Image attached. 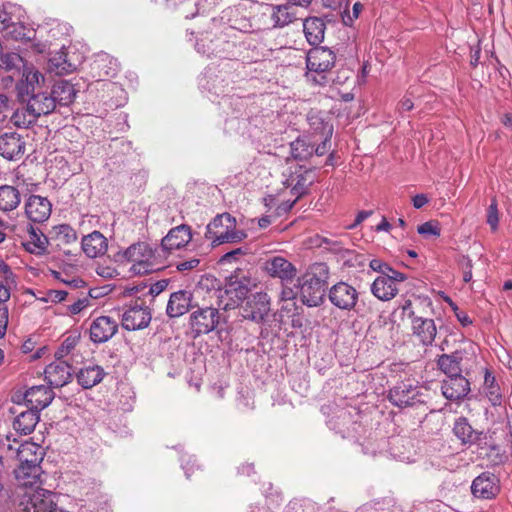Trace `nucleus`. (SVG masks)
Returning <instances> with one entry per match:
<instances>
[{
  "mask_svg": "<svg viewBox=\"0 0 512 512\" xmlns=\"http://www.w3.org/2000/svg\"><path fill=\"white\" fill-rule=\"evenodd\" d=\"M123 257L131 264L129 271L134 275L149 274L164 267V250L153 247L147 242H137L130 245Z\"/></svg>",
  "mask_w": 512,
  "mask_h": 512,
  "instance_id": "obj_1",
  "label": "nucleus"
},
{
  "mask_svg": "<svg viewBox=\"0 0 512 512\" xmlns=\"http://www.w3.org/2000/svg\"><path fill=\"white\" fill-rule=\"evenodd\" d=\"M329 278V268L325 263H314L298 278L301 300L308 307H317L324 301Z\"/></svg>",
  "mask_w": 512,
  "mask_h": 512,
  "instance_id": "obj_2",
  "label": "nucleus"
},
{
  "mask_svg": "<svg viewBox=\"0 0 512 512\" xmlns=\"http://www.w3.org/2000/svg\"><path fill=\"white\" fill-rule=\"evenodd\" d=\"M247 237L243 230L236 229V219L229 213L216 215L207 225L205 238L212 247L225 243H239Z\"/></svg>",
  "mask_w": 512,
  "mask_h": 512,
  "instance_id": "obj_3",
  "label": "nucleus"
},
{
  "mask_svg": "<svg viewBox=\"0 0 512 512\" xmlns=\"http://www.w3.org/2000/svg\"><path fill=\"white\" fill-rule=\"evenodd\" d=\"M335 60V53L329 48L314 47L310 49L306 57L308 80L320 86L333 82L330 70L334 66Z\"/></svg>",
  "mask_w": 512,
  "mask_h": 512,
  "instance_id": "obj_4",
  "label": "nucleus"
},
{
  "mask_svg": "<svg viewBox=\"0 0 512 512\" xmlns=\"http://www.w3.org/2000/svg\"><path fill=\"white\" fill-rule=\"evenodd\" d=\"M23 101L26 102V111L28 113L29 120L19 121V115L16 116V124L18 127H29L37 120L38 117L41 115H48L56 108L51 93L43 90H39L36 93L26 96Z\"/></svg>",
  "mask_w": 512,
  "mask_h": 512,
  "instance_id": "obj_5",
  "label": "nucleus"
},
{
  "mask_svg": "<svg viewBox=\"0 0 512 512\" xmlns=\"http://www.w3.org/2000/svg\"><path fill=\"white\" fill-rule=\"evenodd\" d=\"M423 387L413 384L411 381L398 382L389 390V401L399 408L414 406L425 402Z\"/></svg>",
  "mask_w": 512,
  "mask_h": 512,
  "instance_id": "obj_6",
  "label": "nucleus"
},
{
  "mask_svg": "<svg viewBox=\"0 0 512 512\" xmlns=\"http://www.w3.org/2000/svg\"><path fill=\"white\" fill-rule=\"evenodd\" d=\"M284 176L283 184L285 187L291 188V193L296 197L287 206L288 209H291L295 202L308 192L309 187L315 181V172L312 169L297 165L294 167V170L290 169L288 174L284 173Z\"/></svg>",
  "mask_w": 512,
  "mask_h": 512,
  "instance_id": "obj_7",
  "label": "nucleus"
},
{
  "mask_svg": "<svg viewBox=\"0 0 512 512\" xmlns=\"http://www.w3.org/2000/svg\"><path fill=\"white\" fill-rule=\"evenodd\" d=\"M220 314L217 308L203 307L198 308L190 314L189 324L192 332L196 336L208 334L218 326Z\"/></svg>",
  "mask_w": 512,
  "mask_h": 512,
  "instance_id": "obj_8",
  "label": "nucleus"
},
{
  "mask_svg": "<svg viewBox=\"0 0 512 512\" xmlns=\"http://www.w3.org/2000/svg\"><path fill=\"white\" fill-rule=\"evenodd\" d=\"M54 505L50 491L37 489L23 495L18 512H50Z\"/></svg>",
  "mask_w": 512,
  "mask_h": 512,
  "instance_id": "obj_9",
  "label": "nucleus"
},
{
  "mask_svg": "<svg viewBox=\"0 0 512 512\" xmlns=\"http://www.w3.org/2000/svg\"><path fill=\"white\" fill-rule=\"evenodd\" d=\"M328 297L335 307L351 311L358 302L359 293L355 287L341 281L330 288Z\"/></svg>",
  "mask_w": 512,
  "mask_h": 512,
  "instance_id": "obj_10",
  "label": "nucleus"
},
{
  "mask_svg": "<svg viewBox=\"0 0 512 512\" xmlns=\"http://www.w3.org/2000/svg\"><path fill=\"white\" fill-rule=\"evenodd\" d=\"M270 311V299L266 293H255L247 298L242 307V316L256 323L264 321Z\"/></svg>",
  "mask_w": 512,
  "mask_h": 512,
  "instance_id": "obj_11",
  "label": "nucleus"
},
{
  "mask_svg": "<svg viewBox=\"0 0 512 512\" xmlns=\"http://www.w3.org/2000/svg\"><path fill=\"white\" fill-rule=\"evenodd\" d=\"M151 312L143 303L135 302L122 315V327L128 331L146 328L151 321Z\"/></svg>",
  "mask_w": 512,
  "mask_h": 512,
  "instance_id": "obj_12",
  "label": "nucleus"
},
{
  "mask_svg": "<svg viewBox=\"0 0 512 512\" xmlns=\"http://www.w3.org/2000/svg\"><path fill=\"white\" fill-rule=\"evenodd\" d=\"M192 239L190 226L181 224L172 228L162 239L160 249L164 250L165 259L172 250L180 249L186 246Z\"/></svg>",
  "mask_w": 512,
  "mask_h": 512,
  "instance_id": "obj_13",
  "label": "nucleus"
},
{
  "mask_svg": "<svg viewBox=\"0 0 512 512\" xmlns=\"http://www.w3.org/2000/svg\"><path fill=\"white\" fill-rule=\"evenodd\" d=\"M196 306L197 304L193 303V293L190 290H178L171 293L166 306V314L170 318H177Z\"/></svg>",
  "mask_w": 512,
  "mask_h": 512,
  "instance_id": "obj_14",
  "label": "nucleus"
},
{
  "mask_svg": "<svg viewBox=\"0 0 512 512\" xmlns=\"http://www.w3.org/2000/svg\"><path fill=\"white\" fill-rule=\"evenodd\" d=\"M26 150V143L16 132H6L0 136V155L7 160L20 159Z\"/></svg>",
  "mask_w": 512,
  "mask_h": 512,
  "instance_id": "obj_15",
  "label": "nucleus"
},
{
  "mask_svg": "<svg viewBox=\"0 0 512 512\" xmlns=\"http://www.w3.org/2000/svg\"><path fill=\"white\" fill-rule=\"evenodd\" d=\"M22 79L17 85L18 95L21 100H25V97L42 91L45 84V77L33 66H26L22 71Z\"/></svg>",
  "mask_w": 512,
  "mask_h": 512,
  "instance_id": "obj_16",
  "label": "nucleus"
},
{
  "mask_svg": "<svg viewBox=\"0 0 512 512\" xmlns=\"http://www.w3.org/2000/svg\"><path fill=\"white\" fill-rule=\"evenodd\" d=\"M90 339L94 343H105L118 331V323L109 316H100L90 324Z\"/></svg>",
  "mask_w": 512,
  "mask_h": 512,
  "instance_id": "obj_17",
  "label": "nucleus"
},
{
  "mask_svg": "<svg viewBox=\"0 0 512 512\" xmlns=\"http://www.w3.org/2000/svg\"><path fill=\"white\" fill-rule=\"evenodd\" d=\"M471 491L478 498H494L500 491L499 480L494 474L484 472L473 480Z\"/></svg>",
  "mask_w": 512,
  "mask_h": 512,
  "instance_id": "obj_18",
  "label": "nucleus"
},
{
  "mask_svg": "<svg viewBox=\"0 0 512 512\" xmlns=\"http://www.w3.org/2000/svg\"><path fill=\"white\" fill-rule=\"evenodd\" d=\"M51 209L50 201L39 195H31L25 203L27 217L37 223L46 221L51 215Z\"/></svg>",
  "mask_w": 512,
  "mask_h": 512,
  "instance_id": "obj_19",
  "label": "nucleus"
},
{
  "mask_svg": "<svg viewBox=\"0 0 512 512\" xmlns=\"http://www.w3.org/2000/svg\"><path fill=\"white\" fill-rule=\"evenodd\" d=\"M45 379L51 387H63L71 378V367L65 361L57 359L46 366Z\"/></svg>",
  "mask_w": 512,
  "mask_h": 512,
  "instance_id": "obj_20",
  "label": "nucleus"
},
{
  "mask_svg": "<svg viewBox=\"0 0 512 512\" xmlns=\"http://www.w3.org/2000/svg\"><path fill=\"white\" fill-rule=\"evenodd\" d=\"M265 269L270 276L279 278L282 282L292 281L297 272L295 266L281 256H275L267 260Z\"/></svg>",
  "mask_w": 512,
  "mask_h": 512,
  "instance_id": "obj_21",
  "label": "nucleus"
},
{
  "mask_svg": "<svg viewBox=\"0 0 512 512\" xmlns=\"http://www.w3.org/2000/svg\"><path fill=\"white\" fill-rule=\"evenodd\" d=\"M54 392L44 385L33 386L24 394V400L28 408L40 412L46 408L53 400Z\"/></svg>",
  "mask_w": 512,
  "mask_h": 512,
  "instance_id": "obj_22",
  "label": "nucleus"
},
{
  "mask_svg": "<svg viewBox=\"0 0 512 512\" xmlns=\"http://www.w3.org/2000/svg\"><path fill=\"white\" fill-rule=\"evenodd\" d=\"M411 329L413 336L424 346L431 345L437 334L435 322L429 318L419 317L413 319Z\"/></svg>",
  "mask_w": 512,
  "mask_h": 512,
  "instance_id": "obj_23",
  "label": "nucleus"
},
{
  "mask_svg": "<svg viewBox=\"0 0 512 512\" xmlns=\"http://www.w3.org/2000/svg\"><path fill=\"white\" fill-rule=\"evenodd\" d=\"M441 389L446 399L458 401L469 393L470 385L464 376H457L443 381Z\"/></svg>",
  "mask_w": 512,
  "mask_h": 512,
  "instance_id": "obj_24",
  "label": "nucleus"
},
{
  "mask_svg": "<svg viewBox=\"0 0 512 512\" xmlns=\"http://www.w3.org/2000/svg\"><path fill=\"white\" fill-rule=\"evenodd\" d=\"M83 252L89 258H96L105 254L108 248L107 239L99 231L83 237L81 242Z\"/></svg>",
  "mask_w": 512,
  "mask_h": 512,
  "instance_id": "obj_25",
  "label": "nucleus"
},
{
  "mask_svg": "<svg viewBox=\"0 0 512 512\" xmlns=\"http://www.w3.org/2000/svg\"><path fill=\"white\" fill-rule=\"evenodd\" d=\"M464 352L457 350L451 354H442L438 357L437 365L448 378L462 376L461 363Z\"/></svg>",
  "mask_w": 512,
  "mask_h": 512,
  "instance_id": "obj_26",
  "label": "nucleus"
},
{
  "mask_svg": "<svg viewBox=\"0 0 512 512\" xmlns=\"http://www.w3.org/2000/svg\"><path fill=\"white\" fill-rule=\"evenodd\" d=\"M50 93L55 106H68L74 101L77 91L69 81L59 80L53 85Z\"/></svg>",
  "mask_w": 512,
  "mask_h": 512,
  "instance_id": "obj_27",
  "label": "nucleus"
},
{
  "mask_svg": "<svg viewBox=\"0 0 512 512\" xmlns=\"http://www.w3.org/2000/svg\"><path fill=\"white\" fill-rule=\"evenodd\" d=\"M44 454L40 445L29 441L22 443L17 449L19 464H41Z\"/></svg>",
  "mask_w": 512,
  "mask_h": 512,
  "instance_id": "obj_28",
  "label": "nucleus"
},
{
  "mask_svg": "<svg viewBox=\"0 0 512 512\" xmlns=\"http://www.w3.org/2000/svg\"><path fill=\"white\" fill-rule=\"evenodd\" d=\"M42 472L40 464H19L14 474L20 485L32 487L40 482Z\"/></svg>",
  "mask_w": 512,
  "mask_h": 512,
  "instance_id": "obj_29",
  "label": "nucleus"
},
{
  "mask_svg": "<svg viewBox=\"0 0 512 512\" xmlns=\"http://www.w3.org/2000/svg\"><path fill=\"white\" fill-rule=\"evenodd\" d=\"M303 30L308 43L317 46L324 39L325 23L321 18L310 17L304 20Z\"/></svg>",
  "mask_w": 512,
  "mask_h": 512,
  "instance_id": "obj_30",
  "label": "nucleus"
},
{
  "mask_svg": "<svg viewBox=\"0 0 512 512\" xmlns=\"http://www.w3.org/2000/svg\"><path fill=\"white\" fill-rule=\"evenodd\" d=\"M396 281L378 276L371 285L372 294L381 301H388L398 293Z\"/></svg>",
  "mask_w": 512,
  "mask_h": 512,
  "instance_id": "obj_31",
  "label": "nucleus"
},
{
  "mask_svg": "<svg viewBox=\"0 0 512 512\" xmlns=\"http://www.w3.org/2000/svg\"><path fill=\"white\" fill-rule=\"evenodd\" d=\"M39 412L30 409L21 412L13 421L14 430L21 435L32 433L39 422Z\"/></svg>",
  "mask_w": 512,
  "mask_h": 512,
  "instance_id": "obj_32",
  "label": "nucleus"
},
{
  "mask_svg": "<svg viewBox=\"0 0 512 512\" xmlns=\"http://www.w3.org/2000/svg\"><path fill=\"white\" fill-rule=\"evenodd\" d=\"M271 8V20L274 27H285L297 19L296 8H293L287 2L280 5H271Z\"/></svg>",
  "mask_w": 512,
  "mask_h": 512,
  "instance_id": "obj_33",
  "label": "nucleus"
},
{
  "mask_svg": "<svg viewBox=\"0 0 512 512\" xmlns=\"http://www.w3.org/2000/svg\"><path fill=\"white\" fill-rule=\"evenodd\" d=\"M26 66V61L18 53L7 52L1 54L0 68L12 73V75L9 76L10 82L13 81V76L20 75Z\"/></svg>",
  "mask_w": 512,
  "mask_h": 512,
  "instance_id": "obj_34",
  "label": "nucleus"
},
{
  "mask_svg": "<svg viewBox=\"0 0 512 512\" xmlns=\"http://www.w3.org/2000/svg\"><path fill=\"white\" fill-rule=\"evenodd\" d=\"M104 375L105 372L101 366H87L80 369V371L77 373V380L83 388L89 389L99 384L102 381Z\"/></svg>",
  "mask_w": 512,
  "mask_h": 512,
  "instance_id": "obj_35",
  "label": "nucleus"
},
{
  "mask_svg": "<svg viewBox=\"0 0 512 512\" xmlns=\"http://www.w3.org/2000/svg\"><path fill=\"white\" fill-rule=\"evenodd\" d=\"M28 239L23 244L25 249L34 254H41L45 251L48 244L47 237L41 232L40 229L29 225L27 228Z\"/></svg>",
  "mask_w": 512,
  "mask_h": 512,
  "instance_id": "obj_36",
  "label": "nucleus"
},
{
  "mask_svg": "<svg viewBox=\"0 0 512 512\" xmlns=\"http://www.w3.org/2000/svg\"><path fill=\"white\" fill-rule=\"evenodd\" d=\"M290 152L295 160H307L314 154V141L310 137H298L290 143Z\"/></svg>",
  "mask_w": 512,
  "mask_h": 512,
  "instance_id": "obj_37",
  "label": "nucleus"
},
{
  "mask_svg": "<svg viewBox=\"0 0 512 512\" xmlns=\"http://www.w3.org/2000/svg\"><path fill=\"white\" fill-rule=\"evenodd\" d=\"M20 202L21 196L17 188L9 185L0 187V210L12 211L19 206Z\"/></svg>",
  "mask_w": 512,
  "mask_h": 512,
  "instance_id": "obj_38",
  "label": "nucleus"
},
{
  "mask_svg": "<svg viewBox=\"0 0 512 512\" xmlns=\"http://www.w3.org/2000/svg\"><path fill=\"white\" fill-rule=\"evenodd\" d=\"M453 431L456 437L464 444L473 443L477 439L476 432L466 418L461 417L457 419Z\"/></svg>",
  "mask_w": 512,
  "mask_h": 512,
  "instance_id": "obj_39",
  "label": "nucleus"
},
{
  "mask_svg": "<svg viewBox=\"0 0 512 512\" xmlns=\"http://www.w3.org/2000/svg\"><path fill=\"white\" fill-rule=\"evenodd\" d=\"M483 390L493 406L501 404L502 394L500 387L496 383L495 377L489 371L485 373Z\"/></svg>",
  "mask_w": 512,
  "mask_h": 512,
  "instance_id": "obj_40",
  "label": "nucleus"
},
{
  "mask_svg": "<svg viewBox=\"0 0 512 512\" xmlns=\"http://www.w3.org/2000/svg\"><path fill=\"white\" fill-rule=\"evenodd\" d=\"M52 235L53 238L58 242V245L71 244L77 240L76 231L68 224H60L53 227Z\"/></svg>",
  "mask_w": 512,
  "mask_h": 512,
  "instance_id": "obj_41",
  "label": "nucleus"
},
{
  "mask_svg": "<svg viewBox=\"0 0 512 512\" xmlns=\"http://www.w3.org/2000/svg\"><path fill=\"white\" fill-rule=\"evenodd\" d=\"M73 69V65L67 62L63 52L51 57L48 61V70L58 75L69 73Z\"/></svg>",
  "mask_w": 512,
  "mask_h": 512,
  "instance_id": "obj_42",
  "label": "nucleus"
},
{
  "mask_svg": "<svg viewBox=\"0 0 512 512\" xmlns=\"http://www.w3.org/2000/svg\"><path fill=\"white\" fill-rule=\"evenodd\" d=\"M417 232L425 238L439 237L441 228L437 221H427L417 227Z\"/></svg>",
  "mask_w": 512,
  "mask_h": 512,
  "instance_id": "obj_43",
  "label": "nucleus"
},
{
  "mask_svg": "<svg viewBox=\"0 0 512 512\" xmlns=\"http://www.w3.org/2000/svg\"><path fill=\"white\" fill-rule=\"evenodd\" d=\"M487 224L490 226L491 230L496 231L499 224V211L497 200L494 198L491 201L487 209Z\"/></svg>",
  "mask_w": 512,
  "mask_h": 512,
  "instance_id": "obj_44",
  "label": "nucleus"
},
{
  "mask_svg": "<svg viewBox=\"0 0 512 512\" xmlns=\"http://www.w3.org/2000/svg\"><path fill=\"white\" fill-rule=\"evenodd\" d=\"M168 284V279H162L149 286H145L144 289H147V292H144L143 295H150L152 298H154L160 293H162L164 290H166Z\"/></svg>",
  "mask_w": 512,
  "mask_h": 512,
  "instance_id": "obj_45",
  "label": "nucleus"
},
{
  "mask_svg": "<svg viewBox=\"0 0 512 512\" xmlns=\"http://www.w3.org/2000/svg\"><path fill=\"white\" fill-rule=\"evenodd\" d=\"M76 339L68 337L66 338L58 350L55 352V357L59 360L68 355L75 347Z\"/></svg>",
  "mask_w": 512,
  "mask_h": 512,
  "instance_id": "obj_46",
  "label": "nucleus"
},
{
  "mask_svg": "<svg viewBox=\"0 0 512 512\" xmlns=\"http://www.w3.org/2000/svg\"><path fill=\"white\" fill-rule=\"evenodd\" d=\"M363 9V5L360 2H356L352 8V14L349 11H344L342 20L345 25H351L354 19H357Z\"/></svg>",
  "mask_w": 512,
  "mask_h": 512,
  "instance_id": "obj_47",
  "label": "nucleus"
},
{
  "mask_svg": "<svg viewBox=\"0 0 512 512\" xmlns=\"http://www.w3.org/2000/svg\"><path fill=\"white\" fill-rule=\"evenodd\" d=\"M459 265L463 271V280L470 282L472 279V260L468 256H462L459 260Z\"/></svg>",
  "mask_w": 512,
  "mask_h": 512,
  "instance_id": "obj_48",
  "label": "nucleus"
},
{
  "mask_svg": "<svg viewBox=\"0 0 512 512\" xmlns=\"http://www.w3.org/2000/svg\"><path fill=\"white\" fill-rule=\"evenodd\" d=\"M380 276L389 278L390 280L396 281L398 283L403 282L407 279L405 274L396 271L389 264H387L386 267H384V271Z\"/></svg>",
  "mask_w": 512,
  "mask_h": 512,
  "instance_id": "obj_49",
  "label": "nucleus"
},
{
  "mask_svg": "<svg viewBox=\"0 0 512 512\" xmlns=\"http://www.w3.org/2000/svg\"><path fill=\"white\" fill-rule=\"evenodd\" d=\"M13 25L12 16L4 8H0V32L7 31Z\"/></svg>",
  "mask_w": 512,
  "mask_h": 512,
  "instance_id": "obj_50",
  "label": "nucleus"
},
{
  "mask_svg": "<svg viewBox=\"0 0 512 512\" xmlns=\"http://www.w3.org/2000/svg\"><path fill=\"white\" fill-rule=\"evenodd\" d=\"M90 303V300L87 297H83L78 299L76 302L68 306V311L71 314H78L80 313L84 308H86Z\"/></svg>",
  "mask_w": 512,
  "mask_h": 512,
  "instance_id": "obj_51",
  "label": "nucleus"
},
{
  "mask_svg": "<svg viewBox=\"0 0 512 512\" xmlns=\"http://www.w3.org/2000/svg\"><path fill=\"white\" fill-rule=\"evenodd\" d=\"M8 308L0 305V338L4 337L8 325Z\"/></svg>",
  "mask_w": 512,
  "mask_h": 512,
  "instance_id": "obj_52",
  "label": "nucleus"
},
{
  "mask_svg": "<svg viewBox=\"0 0 512 512\" xmlns=\"http://www.w3.org/2000/svg\"><path fill=\"white\" fill-rule=\"evenodd\" d=\"M199 263H200L199 259H196V258L186 260V261H181L177 264V269L179 271L192 270V269L196 268L199 265Z\"/></svg>",
  "mask_w": 512,
  "mask_h": 512,
  "instance_id": "obj_53",
  "label": "nucleus"
},
{
  "mask_svg": "<svg viewBox=\"0 0 512 512\" xmlns=\"http://www.w3.org/2000/svg\"><path fill=\"white\" fill-rule=\"evenodd\" d=\"M401 310H402V315L407 316L411 320V323L413 322V319L419 318V316L415 315V312L412 309L411 300H406L404 302V304L401 306Z\"/></svg>",
  "mask_w": 512,
  "mask_h": 512,
  "instance_id": "obj_54",
  "label": "nucleus"
},
{
  "mask_svg": "<svg viewBox=\"0 0 512 512\" xmlns=\"http://www.w3.org/2000/svg\"><path fill=\"white\" fill-rule=\"evenodd\" d=\"M330 148V140L326 137L320 144L316 147L314 146V154L318 156H322L328 152Z\"/></svg>",
  "mask_w": 512,
  "mask_h": 512,
  "instance_id": "obj_55",
  "label": "nucleus"
},
{
  "mask_svg": "<svg viewBox=\"0 0 512 512\" xmlns=\"http://www.w3.org/2000/svg\"><path fill=\"white\" fill-rule=\"evenodd\" d=\"M68 293L63 290H52L49 292V298L53 302H62L66 299Z\"/></svg>",
  "mask_w": 512,
  "mask_h": 512,
  "instance_id": "obj_56",
  "label": "nucleus"
},
{
  "mask_svg": "<svg viewBox=\"0 0 512 512\" xmlns=\"http://www.w3.org/2000/svg\"><path fill=\"white\" fill-rule=\"evenodd\" d=\"M413 206L420 209L428 203V197L425 194H417L412 198Z\"/></svg>",
  "mask_w": 512,
  "mask_h": 512,
  "instance_id": "obj_57",
  "label": "nucleus"
},
{
  "mask_svg": "<svg viewBox=\"0 0 512 512\" xmlns=\"http://www.w3.org/2000/svg\"><path fill=\"white\" fill-rule=\"evenodd\" d=\"M414 104L410 98L404 97L398 104V110L400 112H406L412 110Z\"/></svg>",
  "mask_w": 512,
  "mask_h": 512,
  "instance_id": "obj_58",
  "label": "nucleus"
},
{
  "mask_svg": "<svg viewBox=\"0 0 512 512\" xmlns=\"http://www.w3.org/2000/svg\"><path fill=\"white\" fill-rule=\"evenodd\" d=\"M387 263L379 260V259H372L370 261V268L376 272H379L380 275L383 273L384 271V267H386Z\"/></svg>",
  "mask_w": 512,
  "mask_h": 512,
  "instance_id": "obj_59",
  "label": "nucleus"
},
{
  "mask_svg": "<svg viewBox=\"0 0 512 512\" xmlns=\"http://www.w3.org/2000/svg\"><path fill=\"white\" fill-rule=\"evenodd\" d=\"M10 298V291L7 286L0 283V305L7 307L4 303Z\"/></svg>",
  "mask_w": 512,
  "mask_h": 512,
  "instance_id": "obj_60",
  "label": "nucleus"
},
{
  "mask_svg": "<svg viewBox=\"0 0 512 512\" xmlns=\"http://www.w3.org/2000/svg\"><path fill=\"white\" fill-rule=\"evenodd\" d=\"M455 316L463 326H468L472 324V320L470 319V317L463 311L456 312Z\"/></svg>",
  "mask_w": 512,
  "mask_h": 512,
  "instance_id": "obj_61",
  "label": "nucleus"
},
{
  "mask_svg": "<svg viewBox=\"0 0 512 512\" xmlns=\"http://www.w3.org/2000/svg\"><path fill=\"white\" fill-rule=\"evenodd\" d=\"M372 214V211H360L355 219L354 224L350 226V228L356 227L358 224L363 222L365 219H367Z\"/></svg>",
  "mask_w": 512,
  "mask_h": 512,
  "instance_id": "obj_62",
  "label": "nucleus"
},
{
  "mask_svg": "<svg viewBox=\"0 0 512 512\" xmlns=\"http://www.w3.org/2000/svg\"><path fill=\"white\" fill-rule=\"evenodd\" d=\"M285 1L288 4L292 5L293 8H295V7L306 8L312 3V0H285Z\"/></svg>",
  "mask_w": 512,
  "mask_h": 512,
  "instance_id": "obj_63",
  "label": "nucleus"
},
{
  "mask_svg": "<svg viewBox=\"0 0 512 512\" xmlns=\"http://www.w3.org/2000/svg\"><path fill=\"white\" fill-rule=\"evenodd\" d=\"M391 228V224L387 221L385 217L382 218L381 222L377 225V231H389Z\"/></svg>",
  "mask_w": 512,
  "mask_h": 512,
  "instance_id": "obj_64",
  "label": "nucleus"
}]
</instances>
